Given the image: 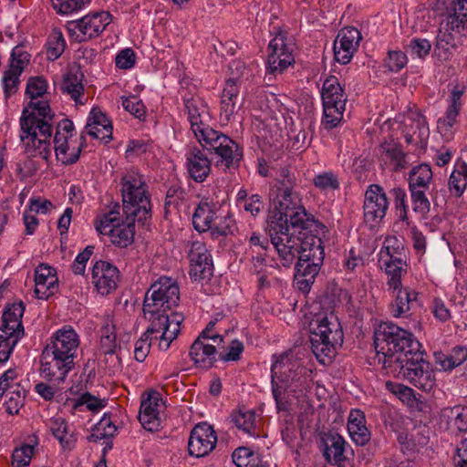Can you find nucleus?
Here are the masks:
<instances>
[{
	"instance_id": "obj_1",
	"label": "nucleus",
	"mask_w": 467,
	"mask_h": 467,
	"mask_svg": "<svg viewBox=\"0 0 467 467\" xmlns=\"http://www.w3.org/2000/svg\"><path fill=\"white\" fill-rule=\"evenodd\" d=\"M183 102L192 130L201 146L217 155L220 158L217 162L225 168L237 169L243 159V148L229 136L210 126L212 116L207 102L200 97L184 99Z\"/></svg>"
},
{
	"instance_id": "obj_2",
	"label": "nucleus",
	"mask_w": 467,
	"mask_h": 467,
	"mask_svg": "<svg viewBox=\"0 0 467 467\" xmlns=\"http://www.w3.org/2000/svg\"><path fill=\"white\" fill-rule=\"evenodd\" d=\"M55 113L48 101H30L23 109L20 118V139L25 143L26 152L37 154L47 161L51 154V137L55 126Z\"/></svg>"
},
{
	"instance_id": "obj_3",
	"label": "nucleus",
	"mask_w": 467,
	"mask_h": 467,
	"mask_svg": "<svg viewBox=\"0 0 467 467\" xmlns=\"http://www.w3.org/2000/svg\"><path fill=\"white\" fill-rule=\"evenodd\" d=\"M376 358L385 368L395 358H406L412 351L420 350V343L413 334L392 322H383L374 333Z\"/></svg>"
},
{
	"instance_id": "obj_4",
	"label": "nucleus",
	"mask_w": 467,
	"mask_h": 467,
	"mask_svg": "<svg viewBox=\"0 0 467 467\" xmlns=\"http://www.w3.org/2000/svg\"><path fill=\"white\" fill-rule=\"evenodd\" d=\"M122 211L125 216L137 217V222L149 227L151 220L150 193L142 174L128 171L120 180Z\"/></svg>"
},
{
	"instance_id": "obj_5",
	"label": "nucleus",
	"mask_w": 467,
	"mask_h": 467,
	"mask_svg": "<svg viewBox=\"0 0 467 467\" xmlns=\"http://www.w3.org/2000/svg\"><path fill=\"white\" fill-rule=\"evenodd\" d=\"M424 351L415 350L406 358H395L391 364L384 368L395 378L407 380L414 387L430 391L434 386V375L430 362L424 358Z\"/></svg>"
},
{
	"instance_id": "obj_6",
	"label": "nucleus",
	"mask_w": 467,
	"mask_h": 467,
	"mask_svg": "<svg viewBox=\"0 0 467 467\" xmlns=\"http://www.w3.org/2000/svg\"><path fill=\"white\" fill-rule=\"evenodd\" d=\"M300 199L297 193L293 192H277L275 208L270 215L267 224L282 231L285 223H291L293 226L299 223L315 224L316 220L312 214L306 213V209L299 205Z\"/></svg>"
},
{
	"instance_id": "obj_7",
	"label": "nucleus",
	"mask_w": 467,
	"mask_h": 467,
	"mask_svg": "<svg viewBox=\"0 0 467 467\" xmlns=\"http://www.w3.org/2000/svg\"><path fill=\"white\" fill-rule=\"evenodd\" d=\"M180 301V289L176 281L171 277L162 276L158 282L152 284L146 293L143 301V313L155 311H171L178 306Z\"/></svg>"
},
{
	"instance_id": "obj_8",
	"label": "nucleus",
	"mask_w": 467,
	"mask_h": 467,
	"mask_svg": "<svg viewBox=\"0 0 467 467\" xmlns=\"http://www.w3.org/2000/svg\"><path fill=\"white\" fill-rule=\"evenodd\" d=\"M148 319L150 322L147 330L144 332L151 339H160V348L167 350L171 343L178 337L181 331V325L184 320L182 314L171 311H155L147 313Z\"/></svg>"
},
{
	"instance_id": "obj_9",
	"label": "nucleus",
	"mask_w": 467,
	"mask_h": 467,
	"mask_svg": "<svg viewBox=\"0 0 467 467\" xmlns=\"http://www.w3.org/2000/svg\"><path fill=\"white\" fill-rule=\"evenodd\" d=\"M317 227V221L315 224L299 223L295 227L288 223L282 231L273 227H268V231L278 232L279 238L285 242V244L289 246L292 244L296 248L295 251L302 255L303 253H308L310 248H321V237L313 234Z\"/></svg>"
},
{
	"instance_id": "obj_10",
	"label": "nucleus",
	"mask_w": 467,
	"mask_h": 467,
	"mask_svg": "<svg viewBox=\"0 0 467 467\" xmlns=\"http://www.w3.org/2000/svg\"><path fill=\"white\" fill-rule=\"evenodd\" d=\"M294 38L287 31L280 30L268 45L267 71L281 74L295 62Z\"/></svg>"
},
{
	"instance_id": "obj_11",
	"label": "nucleus",
	"mask_w": 467,
	"mask_h": 467,
	"mask_svg": "<svg viewBox=\"0 0 467 467\" xmlns=\"http://www.w3.org/2000/svg\"><path fill=\"white\" fill-rule=\"evenodd\" d=\"M187 259L189 260V276L193 282L210 280L213 275L214 265L211 252L202 241L188 242Z\"/></svg>"
},
{
	"instance_id": "obj_12",
	"label": "nucleus",
	"mask_w": 467,
	"mask_h": 467,
	"mask_svg": "<svg viewBox=\"0 0 467 467\" xmlns=\"http://www.w3.org/2000/svg\"><path fill=\"white\" fill-rule=\"evenodd\" d=\"M40 373L48 381L60 383L75 367V358L45 347L40 357Z\"/></svg>"
},
{
	"instance_id": "obj_13",
	"label": "nucleus",
	"mask_w": 467,
	"mask_h": 467,
	"mask_svg": "<svg viewBox=\"0 0 467 467\" xmlns=\"http://www.w3.org/2000/svg\"><path fill=\"white\" fill-rule=\"evenodd\" d=\"M31 55L23 50L20 45L11 52L8 67L4 71L2 85L5 98L7 99L19 89L20 77L30 62Z\"/></svg>"
},
{
	"instance_id": "obj_14",
	"label": "nucleus",
	"mask_w": 467,
	"mask_h": 467,
	"mask_svg": "<svg viewBox=\"0 0 467 467\" xmlns=\"http://www.w3.org/2000/svg\"><path fill=\"white\" fill-rule=\"evenodd\" d=\"M110 22L111 15L109 12L100 11L88 14L76 21H69L67 27L70 33L78 29L79 34L77 35L76 40L81 43L98 37Z\"/></svg>"
},
{
	"instance_id": "obj_15",
	"label": "nucleus",
	"mask_w": 467,
	"mask_h": 467,
	"mask_svg": "<svg viewBox=\"0 0 467 467\" xmlns=\"http://www.w3.org/2000/svg\"><path fill=\"white\" fill-rule=\"evenodd\" d=\"M99 334V351L104 355L105 362H110L113 368L121 367V358L118 355V350H120L121 347L117 342L116 325L112 316L104 315L102 317Z\"/></svg>"
},
{
	"instance_id": "obj_16",
	"label": "nucleus",
	"mask_w": 467,
	"mask_h": 467,
	"mask_svg": "<svg viewBox=\"0 0 467 467\" xmlns=\"http://www.w3.org/2000/svg\"><path fill=\"white\" fill-rule=\"evenodd\" d=\"M389 202L383 188L371 184L366 191L363 204L364 221L370 227L378 225L385 217Z\"/></svg>"
},
{
	"instance_id": "obj_17",
	"label": "nucleus",
	"mask_w": 467,
	"mask_h": 467,
	"mask_svg": "<svg viewBox=\"0 0 467 467\" xmlns=\"http://www.w3.org/2000/svg\"><path fill=\"white\" fill-rule=\"evenodd\" d=\"M321 248H310L308 253H303L298 256L296 264V276H301L297 279V286L303 293H308L314 284L317 275L321 269Z\"/></svg>"
},
{
	"instance_id": "obj_18",
	"label": "nucleus",
	"mask_w": 467,
	"mask_h": 467,
	"mask_svg": "<svg viewBox=\"0 0 467 467\" xmlns=\"http://www.w3.org/2000/svg\"><path fill=\"white\" fill-rule=\"evenodd\" d=\"M217 443V434L206 421L197 423L191 431L188 451L191 456L201 458L212 452Z\"/></svg>"
},
{
	"instance_id": "obj_19",
	"label": "nucleus",
	"mask_w": 467,
	"mask_h": 467,
	"mask_svg": "<svg viewBox=\"0 0 467 467\" xmlns=\"http://www.w3.org/2000/svg\"><path fill=\"white\" fill-rule=\"evenodd\" d=\"M344 333L337 317L331 311L323 317V365L331 363L337 348L343 344Z\"/></svg>"
},
{
	"instance_id": "obj_20",
	"label": "nucleus",
	"mask_w": 467,
	"mask_h": 467,
	"mask_svg": "<svg viewBox=\"0 0 467 467\" xmlns=\"http://www.w3.org/2000/svg\"><path fill=\"white\" fill-rule=\"evenodd\" d=\"M119 272L112 264L99 260L92 267V283L97 291L103 295H109L117 288L119 279Z\"/></svg>"
},
{
	"instance_id": "obj_21",
	"label": "nucleus",
	"mask_w": 467,
	"mask_h": 467,
	"mask_svg": "<svg viewBox=\"0 0 467 467\" xmlns=\"http://www.w3.org/2000/svg\"><path fill=\"white\" fill-rule=\"evenodd\" d=\"M393 300L390 310L395 317H408L420 306L418 293L409 286L400 285L396 290H390Z\"/></svg>"
},
{
	"instance_id": "obj_22",
	"label": "nucleus",
	"mask_w": 467,
	"mask_h": 467,
	"mask_svg": "<svg viewBox=\"0 0 467 467\" xmlns=\"http://www.w3.org/2000/svg\"><path fill=\"white\" fill-rule=\"evenodd\" d=\"M323 457L337 467H346L348 456L346 455L347 442L341 435L337 432H323Z\"/></svg>"
},
{
	"instance_id": "obj_23",
	"label": "nucleus",
	"mask_w": 467,
	"mask_h": 467,
	"mask_svg": "<svg viewBox=\"0 0 467 467\" xmlns=\"http://www.w3.org/2000/svg\"><path fill=\"white\" fill-rule=\"evenodd\" d=\"M35 284L36 296L42 300L48 299L58 288L56 270L47 265H39L35 271Z\"/></svg>"
},
{
	"instance_id": "obj_24",
	"label": "nucleus",
	"mask_w": 467,
	"mask_h": 467,
	"mask_svg": "<svg viewBox=\"0 0 467 467\" xmlns=\"http://www.w3.org/2000/svg\"><path fill=\"white\" fill-rule=\"evenodd\" d=\"M162 399L157 391H151L142 400L139 411V420L141 426L149 431H157L161 426V419L157 407Z\"/></svg>"
},
{
	"instance_id": "obj_25",
	"label": "nucleus",
	"mask_w": 467,
	"mask_h": 467,
	"mask_svg": "<svg viewBox=\"0 0 467 467\" xmlns=\"http://www.w3.org/2000/svg\"><path fill=\"white\" fill-rule=\"evenodd\" d=\"M198 147L192 148L186 155V165L190 178L196 182H203L212 171V161Z\"/></svg>"
},
{
	"instance_id": "obj_26",
	"label": "nucleus",
	"mask_w": 467,
	"mask_h": 467,
	"mask_svg": "<svg viewBox=\"0 0 467 467\" xmlns=\"http://www.w3.org/2000/svg\"><path fill=\"white\" fill-rule=\"evenodd\" d=\"M79 343V337L75 329L66 325L53 334L46 347L76 358Z\"/></svg>"
},
{
	"instance_id": "obj_27",
	"label": "nucleus",
	"mask_w": 467,
	"mask_h": 467,
	"mask_svg": "<svg viewBox=\"0 0 467 467\" xmlns=\"http://www.w3.org/2000/svg\"><path fill=\"white\" fill-rule=\"evenodd\" d=\"M326 100L323 103V126L326 129H333L337 127L343 119V112L346 106V97L342 90L341 96L334 94L328 90L325 95Z\"/></svg>"
},
{
	"instance_id": "obj_28",
	"label": "nucleus",
	"mask_w": 467,
	"mask_h": 467,
	"mask_svg": "<svg viewBox=\"0 0 467 467\" xmlns=\"http://www.w3.org/2000/svg\"><path fill=\"white\" fill-rule=\"evenodd\" d=\"M87 133L99 140L112 139V123L99 109L93 108L86 125Z\"/></svg>"
},
{
	"instance_id": "obj_29",
	"label": "nucleus",
	"mask_w": 467,
	"mask_h": 467,
	"mask_svg": "<svg viewBox=\"0 0 467 467\" xmlns=\"http://www.w3.org/2000/svg\"><path fill=\"white\" fill-rule=\"evenodd\" d=\"M243 106V99L239 96V88L236 80L229 78L225 82L221 96V115H224L227 121Z\"/></svg>"
},
{
	"instance_id": "obj_30",
	"label": "nucleus",
	"mask_w": 467,
	"mask_h": 467,
	"mask_svg": "<svg viewBox=\"0 0 467 467\" xmlns=\"http://www.w3.org/2000/svg\"><path fill=\"white\" fill-rule=\"evenodd\" d=\"M381 268L384 267L388 275L387 285L389 290H396L402 285L401 278L407 274V264L403 258L391 259L382 254L379 259Z\"/></svg>"
},
{
	"instance_id": "obj_31",
	"label": "nucleus",
	"mask_w": 467,
	"mask_h": 467,
	"mask_svg": "<svg viewBox=\"0 0 467 467\" xmlns=\"http://www.w3.org/2000/svg\"><path fill=\"white\" fill-rule=\"evenodd\" d=\"M216 353L217 350L213 345L196 338L190 348L189 355L196 367L208 369L214 365Z\"/></svg>"
},
{
	"instance_id": "obj_32",
	"label": "nucleus",
	"mask_w": 467,
	"mask_h": 467,
	"mask_svg": "<svg viewBox=\"0 0 467 467\" xmlns=\"http://www.w3.org/2000/svg\"><path fill=\"white\" fill-rule=\"evenodd\" d=\"M25 312V305L22 301L8 304L2 316V326L0 329L6 332H19L20 336H24V327L22 317Z\"/></svg>"
},
{
	"instance_id": "obj_33",
	"label": "nucleus",
	"mask_w": 467,
	"mask_h": 467,
	"mask_svg": "<svg viewBox=\"0 0 467 467\" xmlns=\"http://www.w3.org/2000/svg\"><path fill=\"white\" fill-rule=\"evenodd\" d=\"M216 211L217 207L214 202H210L207 200L201 201L192 215L194 229L199 233L209 231L211 224L217 218Z\"/></svg>"
},
{
	"instance_id": "obj_34",
	"label": "nucleus",
	"mask_w": 467,
	"mask_h": 467,
	"mask_svg": "<svg viewBox=\"0 0 467 467\" xmlns=\"http://www.w3.org/2000/svg\"><path fill=\"white\" fill-rule=\"evenodd\" d=\"M135 221L137 217H127L126 223H117L109 230L111 243L120 248H126L134 242Z\"/></svg>"
},
{
	"instance_id": "obj_35",
	"label": "nucleus",
	"mask_w": 467,
	"mask_h": 467,
	"mask_svg": "<svg viewBox=\"0 0 467 467\" xmlns=\"http://www.w3.org/2000/svg\"><path fill=\"white\" fill-rule=\"evenodd\" d=\"M83 78L84 75L79 67L70 68L65 74L61 85L62 92L68 94L76 103L80 104H83L79 100L80 96L84 93Z\"/></svg>"
},
{
	"instance_id": "obj_36",
	"label": "nucleus",
	"mask_w": 467,
	"mask_h": 467,
	"mask_svg": "<svg viewBox=\"0 0 467 467\" xmlns=\"http://www.w3.org/2000/svg\"><path fill=\"white\" fill-rule=\"evenodd\" d=\"M69 136H66L65 133L56 130L54 136V150L57 160H59L64 165H71L76 163L80 156L81 146H78L76 151L68 154L69 150L68 139Z\"/></svg>"
},
{
	"instance_id": "obj_37",
	"label": "nucleus",
	"mask_w": 467,
	"mask_h": 467,
	"mask_svg": "<svg viewBox=\"0 0 467 467\" xmlns=\"http://www.w3.org/2000/svg\"><path fill=\"white\" fill-rule=\"evenodd\" d=\"M304 330L309 337L310 348L317 360L321 363V318L303 317Z\"/></svg>"
},
{
	"instance_id": "obj_38",
	"label": "nucleus",
	"mask_w": 467,
	"mask_h": 467,
	"mask_svg": "<svg viewBox=\"0 0 467 467\" xmlns=\"http://www.w3.org/2000/svg\"><path fill=\"white\" fill-rule=\"evenodd\" d=\"M436 362L442 369L451 370L462 365L467 359V348L462 346L454 347L449 355L442 352L435 353Z\"/></svg>"
},
{
	"instance_id": "obj_39",
	"label": "nucleus",
	"mask_w": 467,
	"mask_h": 467,
	"mask_svg": "<svg viewBox=\"0 0 467 467\" xmlns=\"http://www.w3.org/2000/svg\"><path fill=\"white\" fill-rule=\"evenodd\" d=\"M432 178V171L429 164L421 163L417 165L409 172V188L429 189Z\"/></svg>"
},
{
	"instance_id": "obj_40",
	"label": "nucleus",
	"mask_w": 467,
	"mask_h": 467,
	"mask_svg": "<svg viewBox=\"0 0 467 467\" xmlns=\"http://www.w3.org/2000/svg\"><path fill=\"white\" fill-rule=\"evenodd\" d=\"M48 428L52 435L58 440L63 449L71 450L74 446L75 440L72 435L67 437L68 434V425L65 419L61 417L52 418L49 420Z\"/></svg>"
},
{
	"instance_id": "obj_41",
	"label": "nucleus",
	"mask_w": 467,
	"mask_h": 467,
	"mask_svg": "<svg viewBox=\"0 0 467 467\" xmlns=\"http://www.w3.org/2000/svg\"><path fill=\"white\" fill-rule=\"evenodd\" d=\"M269 235L271 244L278 253L283 266L290 267L300 254L295 251L296 248L292 244L290 246L285 244V242L279 238L278 232H269Z\"/></svg>"
},
{
	"instance_id": "obj_42",
	"label": "nucleus",
	"mask_w": 467,
	"mask_h": 467,
	"mask_svg": "<svg viewBox=\"0 0 467 467\" xmlns=\"http://www.w3.org/2000/svg\"><path fill=\"white\" fill-rule=\"evenodd\" d=\"M117 431L118 428L111 420L110 415L104 414L102 419L93 427L88 441L97 442L102 439L109 440L115 436Z\"/></svg>"
},
{
	"instance_id": "obj_43",
	"label": "nucleus",
	"mask_w": 467,
	"mask_h": 467,
	"mask_svg": "<svg viewBox=\"0 0 467 467\" xmlns=\"http://www.w3.org/2000/svg\"><path fill=\"white\" fill-rule=\"evenodd\" d=\"M231 420L234 425L245 433L255 436V413L254 410L239 409L231 413Z\"/></svg>"
},
{
	"instance_id": "obj_44",
	"label": "nucleus",
	"mask_w": 467,
	"mask_h": 467,
	"mask_svg": "<svg viewBox=\"0 0 467 467\" xmlns=\"http://www.w3.org/2000/svg\"><path fill=\"white\" fill-rule=\"evenodd\" d=\"M449 191L454 197H461L467 187V164L462 162L451 172L448 182Z\"/></svg>"
},
{
	"instance_id": "obj_45",
	"label": "nucleus",
	"mask_w": 467,
	"mask_h": 467,
	"mask_svg": "<svg viewBox=\"0 0 467 467\" xmlns=\"http://www.w3.org/2000/svg\"><path fill=\"white\" fill-rule=\"evenodd\" d=\"M22 337L23 336H20L19 332L16 334L14 331L6 332L0 329V363H5L9 359L14 348Z\"/></svg>"
},
{
	"instance_id": "obj_46",
	"label": "nucleus",
	"mask_w": 467,
	"mask_h": 467,
	"mask_svg": "<svg viewBox=\"0 0 467 467\" xmlns=\"http://www.w3.org/2000/svg\"><path fill=\"white\" fill-rule=\"evenodd\" d=\"M338 46L348 50L355 52L362 39L361 33L353 26L341 29L337 35Z\"/></svg>"
},
{
	"instance_id": "obj_47",
	"label": "nucleus",
	"mask_w": 467,
	"mask_h": 467,
	"mask_svg": "<svg viewBox=\"0 0 467 467\" xmlns=\"http://www.w3.org/2000/svg\"><path fill=\"white\" fill-rule=\"evenodd\" d=\"M234 463L237 467H256L258 455L248 447H238L232 454Z\"/></svg>"
},
{
	"instance_id": "obj_48",
	"label": "nucleus",
	"mask_w": 467,
	"mask_h": 467,
	"mask_svg": "<svg viewBox=\"0 0 467 467\" xmlns=\"http://www.w3.org/2000/svg\"><path fill=\"white\" fill-rule=\"evenodd\" d=\"M410 198L413 204V211L421 215H426L431 210V202L426 195V190L423 188H409Z\"/></svg>"
},
{
	"instance_id": "obj_49",
	"label": "nucleus",
	"mask_w": 467,
	"mask_h": 467,
	"mask_svg": "<svg viewBox=\"0 0 467 467\" xmlns=\"http://www.w3.org/2000/svg\"><path fill=\"white\" fill-rule=\"evenodd\" d=\"M448 423L454 428L458 433L467 431V406H455L451 409Z\"/></svg>"
},
{
	"instance_id": "obj_50",
	"label": "nucleus",
	"mask_w": 467,
	"mask_h": 467,
	"mask_svg": "<svg viewBox=\"0 0 467 467\" xmlns=\"http://www.w3.org/2000/svg\"><path fill=\"white\" fill-rule=\"evenodd\" d=\"M47 58L49 60L57 59L64 52L66 41L61 32H54L48 38Z\"/></svg>"
},
{
	"instance_id": "obj_51",
	"label": "nucleus",
	"mask_w": 467,
	"mask_h": 467,
	"mask_svg": "<svg viewBox=\"0 0 467 467\" xmlns=\"http://www.w3.org/2000/svg\"><path fill=\"white\" fill-rule=\"evenodd\" d=\"M323 407L327 410V421L331 420L337 424L343 422L341 403L337 394H333L326 400V404H323Z\"/></svg>"
},
{
	"instance_id": "obj_52",
	"label": "nucleus",
	"mask_w": 467,
	"mask_h": 467,
	"mask_svg": "<svg viewBox=\"0 0 467 467\" xmlns=\"http://www.w3.org/2000/svg\"><path fill=\"white\" fill-rule=\"evenodd\" d=\"M47 89V82L43 77H30L26 83V94L33 100L42 97Z\"/></svg>"
},
{
	"instance_id": "obj_53",
	"label": "nucleus",
	"mask_w": 467,
	"mask_h": 467,
	"mask_svg": "<svg viewBox=\"0 0 467 467\" xmlns=\"http://www.w3.org/2000/svg\"><path fill=\"white\" fill-rule=\"evenodd\" d=\"M91 0H53V8L58 14L68 15L83 8Z\"/></svg>"
},
{
	"instance_id": "obj_54",
	"label": "nucleus",
	"mask_w": 467,
	"mask_h": 467,
	"mask_svg": "<svg viewBox=\"0 0 467 467\" xmlns=\"http://www.w3.org/2000/svg\"><path fill=\"white\" fill-rule=\"evenodd\" d=\"M7 395L8 400L5 401L6 412L11 415L17 414L24 405L25 391L20 390L19 386H16L14 389L9 390Z\"/></svg>"
},
{
	"instance_id": "obj_55",
	"label": "nucleus",
	"mask_w": 467,
	"mask_h": 467,
	"mask_svg": "<svg viewBox=\"0 0 467 467\" xmlns=\"http://www.w3.org/2000/svg\"><path fill=\"white\" fill-rule=\"evenodd\" d=\"M33 452L34 447L28 444H24L20 448L15 449L12 454L13 467H26L29 465Z\"/></svg>"
},
{
	"instance_id": "obj_56",
	"label": "nucleus",
	"mask_w": 467,
	"mask_h": 467,
	"mask_svg": "<svg viewBox=\"0 0 467 467\" xmlns=\"http://www.w3.org/2000/svg\"><path fill=\"white\" fill-rule=\"evenodd\" d=\"M287 359L286 355H281L272 365L271 373H272V392L273 397L275 400L277 410H280V387L275 382V378L278 377V374L282 373V368L285 367L284 360Z\"/></svg>"
},
{
	"instance_id": "obj_57",
	"label": "nucleus",
	"mask_w": 467,
	"mask_h": 467,
	"mask_svg": "<svg viewBox=\"0 0 467 467\" xmlns=\"http://www.w3.org/2000/svg\"><path fill=\"white\" fill-rule=\"evenodd\" d=\"M122 106L125 110L129 111L131 115L139 119H142L146 115V107L143 102L136 96L124 98Z\"/></svg>"
},
{
	"instance_id": "obj_58",
	"label": "nucleus",
	"mask_w": 467,
	"mask_h": 467,
	"mask_svg": "<svg viewBox=\"0 0 467 467\" xmlns=\"http://www.w3.org/2000/svg\"><path fill=\"white\" fill-rule=\"evenodd\" d=\"M431 45L425 38H412L406 46V51L411 55H415L420 58H423L430 54Z\"/></svg>"
},
{
	"instance_id": "obj_59",
	"label": "nucleus",
	"mask_w": 467,
	"mask_h": 467,
	"mask_svg": "<svg viewBox=\"0 0 467 467\" xmlns=\"http://www.w3.org/2000/svg\"><path fill=\"white\" fill-rule=\"evenodd\" d=\"M342 289L335 280L327 283L325 294L323 295V305H327L328 308H332L340 303V296Z\"/></svg>"
},
{
	"instance_id": "obj_60",
	"label": "nucleus",
	"mask_w": 467,
	"mask_h": 467,
	"mask_svg": "<svg viewBox=\"0 0 467 467\" xmlns=\"http://www.w3.org/2000/svg\"><path fill=\"white\" fill-rule=\"evenodd\" d=\"M407 64V57L401 51H389L385 61L386 67L392 72H398Z\"/></svg>"
},
{
	"instance_id": "obj_61",
	"label": "nucleus",
	"mask_w": 467,
	"mask_h": 467,
	"mask_svg": "<svg viewBox=\"0 0 467 467\" xmlns=\"http://www.w3.org/2000/svg\"><path fill=\"white\" fill-rule=\"evenodd\" d=\"M241 206L253 217L257 216L265 208L263 197L260 194H252Z\"/></svg>"
},
{
	"instance_id": "obj_62",
	"label": "nucleus",
	"mask_w": 467,
	"mask_h": 467,
	"mask_svg": "<svg viewBox=\"0 0 467 467\" xmlns=\"http://www.w3.org/2000/svg\"><path fill=\"white\" fill-rule=\"evenodd\" d=\"M119 213L118 211L112 210L108 213L104 214L103 217L99 221H96V230L100 234H106L107 228H112L113 225L119 223V219L118 215Z\"/></svg>"
},
{
	"instance_id": "obj_63",
	"label": "nucleus",
	"mask_w": 467,
	"mask_h": 467,
	"mask_svg": "<svg viewBox=\"0 0 467 467\" xmlns=\"http://www.w3.org/2000/svg\"><path fill=\"white\" fill-rule=\"evenodd\" d=\"M151 337L142 335L135 343L134 358L139 362H143L150 353Z\"/></svg>"
},
{
	"instance_id": "obj_64",
	"label": "nucleus",
	"mask_w": 467,
	"mask_h": 467,
	"mask_svg": "<svg viewBox=\"0 0 467 467\" xmlns=\"http://www.w3.org/2000/svg\"><path fill=\"white\" fill-rule=\"evenodd\" d=\"M296 186V177L288 169H282L278 179L277 192H293Z\"/></svg>"
}]
</instances>
